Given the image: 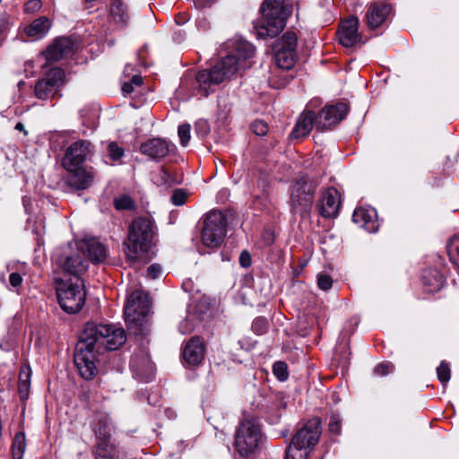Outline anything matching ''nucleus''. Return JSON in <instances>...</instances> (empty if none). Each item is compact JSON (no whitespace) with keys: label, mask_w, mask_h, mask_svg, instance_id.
<instances>
[{"label":"nucleus","mask_w":459,"mask_h":459,"mask_svg":"<svg viewBox=\"0 0 459 459\" xmlns=\"http://www.w3.org/2000/svg\"><path fill=\"white\" fill-rule=\"evenodd\" d=\"M447 254L452 264L459 268V237L452 238L446 246Z\"/></svg>","instance_id":"nucleus-34"},{"label":"nucleus","mask_w":459,"mask_h":459,"mask_svg":"<svg viewBox=\"0 0 459 459\" xmlns=\"http://www.w3.org/2000/svg\"><path fill=\"white\" fill-rule=\"evenodd\" d=\"M176 149L174 143L160 138H152L142 143L140 150L143 154L152 159L160 160L173 152Z\"/></svg>","instance_id":"nucleus-19"},{"label":"nucleus","mask_w":459,"mask_h":459,"mask_svg":"<svg viewBox=\"0 0 459 459\" xmlns=\"http://www.w3.org/2000/svg\"><path fill=\"white\" fill-rule=\"evenodd\" d=\"M51 27L50 20L46 16L35 19L23 29L24 34L31 40L40 39L45 37Z\"/></svg>","instance_id":"nucleus-27"},{"label":"nucleus","mask_w":459,"mask_h":459,"mask_svg":"<svg viewBox=\"0 0 459 459\" xmlns=\"http://www.w3.org/2000/svg\"><path fill=\"white\" fill-rule=\"evenodd\" d=\"M108 158L112 161L119 160L125 154L123 147L119 146L116 142H109L107 147Z\"/></svg>","instance_id":"nucleus-36"},{"label":"nucleus","mask_w":459,"mask_h":459,"mask_svg":"<svg viewBox=\"0 0 459 459\" xmlns=\"http://www.w3.org/2000/svg\"><path fill=\"white\" fill-rule=\"evenodd\" d=\"M143 84V79L140 75H134L132 79L124 82L122 91L125 95L132 94L134 92L141 93V88Z\"/></svg>","instance_id":"nucleus-33"},{"label":"nucleus","mask_w":459,"mask_h":459,"mask_svg":"<svg viewBox=\"0 0 459 459\" xmlns=\"http://www.w3.org/2000/svg\"><path fill=\"white\" fill-rule=\"evenodd\" d=\"M75 43L69 37L56 38L54 42L48 46L45 54L48 61L57 62L67 57L74 51Z\"/></svg>","instance_id":"nucleus-17"},{"label":"nucleus","mask_w":459,"mask_h":459,"mask_svg":"<svg viewBox=\"0 0 459 459\" xmlns=\"http://www.w3.org/2000/svg\"><path fill=\"white\" fill-rule=\"evenodd\" d=\"M250 129L252 130V132L256 134V135H259V136H264L267 134L268 132V126L267 124L263 121V120H255L251 125H250Z\"/></svg>","instance_id":"nucleus-43"},{"label":"nucleus","mask_w":459,"mask_h":459,"mask_svg":"<svg viewBox=\"0 0 459 459\" xmlns=\"http://www.w3.org/2000/svg\"><path fill=\"white\" fill-rule=\"evenodd\" d=\"M15 129L18 131H21V132H24L25 134H27V132L25 131V128H24V125L21 122L16 124Z\"/></svg>","instance_id":"nucleus-56"},{"label":"nucleus","mask_w":459,"mask_h":459,"mask_svg":"<svg viewBox=\"0 0 459 459\" xmlns=\"http://www.w3.org/2000/svg\"><path fill=\"white\" fill-rule=\"evenodd\" d=\"M42 6L39 0H29L24 4V11L27 13H32L39 11Z\"/></svg>","instance_id":"nucleus-48"},{"label":"nucleus","mask_w":459,"mask_h":459,"mask_svg":"<svg viewBox=\"0 0 459 459\" xmlns=\"http://www.w3.org/2000/svg\"><path fill=\"white\" fill-rule=\"evenodd\" d=\"M155 227L150 217H138L129 227L127 240V256L136 260L141 254L148 251L155 234Z\"/></svg>","instance_id":"nucleus-4"},{"label":"nucleus","mask_w":459,"mask_h":459,"mask_svg":"<svg viewBox=\"0 0 459 459\" xmlns=\"http://www.w3.org/2000/svg\"><path fill=\"white\" fill-rule=\"evenodd\" d=\"M110 14L117 23H125L128 19L126 6L120 0H114L112 2Z\"/></svg>","instance_id":"nucleus-32"},{"label":"nucleus","mask_w":459,"mask_h":459,"mask_svg":"<svg viewBox=\"0 0 459 459\" xmlns=\"http://www.w3.org/2000/svg\"><path fill=\"white\" fill-rule=\"evenodd\" d=\"M342 429V419L339 414L333 413L330 416L329 423H328V430L329 432L339 435L341 433Z\"/></svg>","instance_id":"nucleus-40"},{"label":"nucleus","mask_w":459,"mask_h":459,"mask_svg":"<svg viewBox=\"0 0 459 459\" xmlns=\"http://www.w3.org/2000/svg\"><path fill=\"white\" fill-rule=\"evenodd\" d=\"M268 328V322L264 317H256L252 324V330L257 335L264 334Z\"/></svg>","instance_id":"nucleus-42"},{"label":"nucleus","mask_w":459,"mask_h":459,"mask_svg":"<svg viewBox=\"0 0 459 459\" xmlns=\"http://www.w3.org/2000/svg\"><path fill=\"white\" fill-rule=\"evenodd\" d=\"M69 172L68 183L76 189H86L92 181V176L86 171L83 165L65 169Z\"/></svg>","instance_id":"nucleus-26"},{"label":"nucleus","mask_w":459,"mask_h":459,"mask_svg":"<svg viewBox=\"0 0 459 459\" xmlns=\"http://www.w3.org/2000/svg\"><path fill=\"white\" fill-rule=\"evenodd\" d=\"M226 234V215L219 210L209 212L204 219L201 230L202 244L211 249L218 248L223 243Z\"/></svg>","instance_id":"nucleus-9"},{"label":"nucleus","mask_w":459,"mask_h":459,"mask_svg":"<svg viewBox=\"0 0 459 459\" xmlns=\"http://www.w3.org/2000/svg\"><path fill=\"white\" fill-rule=\"evenodd\" d=\"M94 150L88 140H78L73 143L65 151L62 163L65 169H72L83 165L91 158Z\"/></svg>","instance_id":"nucleus-13"},{"label":"nucleus","mask_w":459,"mask_h":459,"mask_svg":"<svg viewBox=\"0 0 459 459\" xmlns=\"http://www.w3.org/2000/svg\"><path fill=\"white\" fill-rule=\"evenodd\" d=\"M352 221L370 233L377 231L379 227L377 211L372 207L355 209L352 214Z\"/></svg>","instance_id":"nucleus-22"},{"label":"nucleus","mask_w":459,"mask_h":459,"mask_svg":"<svg viewBox=\"0 0 459 459\" xmlns=\"http://www.w3.org/2000/svg\"><path fill=\"white\" fill-rule=\"evenodd\" d=\"M114 205L117 210H133L134 202L130 196L125 195L116 198Z\"/></svg>","instance_id":"nucleus-39"},{"label":"nucleus","mask_w":459,"mask_h":459,"mask_svg":"<svg viewBox=\"0 0 459 459\" xmlns=\"http://www.w3.org/2000/svg\"><path fill=\"white\" fill-rule=\"evenodd\" d=\"M161 274V267L157 264H153L150 265L147 269V275L151 279H157Z\"/></svg>","instance_id":"nucleus-50"},{"label":"nucleus","mask_w":459,"mask_h":459,"mask_svg":"<svg viewBox=\"0 0 459 459\" xmlns=\"http://www.w3.org/2000/svg\"><path fill=\"white\" fill-rule=\"evenodd\" d=\"M176 22H177V23H178V24H183V23L185 22V21H180V20H179V18H178V19L176 20Z\"/></svg>","instance_id":"nucleus-57"},{"label":"nucleus","mask_w":459,"mask_h":459,"mask_svg":"<svg viewBox=\"0 0 459 459\" xmlns=\"http://www.w3.org/2000/svg\"><path fill=\"white\" fill-rule=\"evenodd\" d=\"M317 286L322 290H328L333 286V279L326 273L317 274Z\"/></svg>","instance_id":"nucleus-45"},{"label":"nucleus","mask_w":459,"mask_h":459,"mask_svg":"<svg viewBox=\"0 0 459 459\" xmlns=\"http://www.w3.org/2000/svg\"><path fill=\"white\" fill-rule=\"evenodd\" d=\"M126 341L123 328L112 325L88 322L76 345L74 364L84 379H91L97 373L96 354L105 351H116Z\"/></svg>","instance_id":"nucleus-2"},{"label":"nucleus","mask_w":459,"mask_h":459,"mask_svg":"<svg viewBox=\"0 0 459 459\" xmlns=\"http://www.w3.org/2000/svg\"><path fill=\"white\" fill-rule=\"evenodd\" d=\"M186 194L180 189L176 190L170 197L171 202L175 205L184 204L186 202Z\"/></svg>","instance_id":"nucleus-49"},{"label":"nucleus","mask_w":459,"mask_h":459,"mask_svg":"<svg viewBox=\"0 0 459 459\" xmlns=\"http://www.w3.org/2000/svg\"><path fill=\"white\" fill-rule=\"evenodd\" d=\"M64 71L61 68H51L46 75L38 80L34 87L36 98L46 100L55 96L62 84Z\"/></svg>","instance_id":"nucleus-12"},{"label":"nucleus","mask_w":459,"mask_h":459,"mask_svg":"<svg viewBox=\"0 0 459 459\" xmlns=\"http://www.w3.org/2000/svg\"><path fill=\"white\" fill-rule=\"evenodd\" d=\"M422 282L426 291L436 292L444 286L445 279L437 269L429 268L422 273Z\"/></svg>","instance_id":"nucleus-28"},{"label":"nucleus","mask_w":459,"mask_h":459,"mask_svg":"<svg viewBox=\"0 0 459 459\" xmlns=\"http://www.w3.org/2000/svg\"><path fill=\"white\" fill-rule=\"evenodd\" d=\"M204 125L206 126L205 122H200L197 126Z\"/></svg>","instance_id":"nucleus-60"},{"label":"nucleus","mask_w":459,"mask_h":459,"mask_svg":"<svg viewBox=\"0 0 459 459\" xmlns=\"http://www.w3.org/2000/svg\"><path fill=\"white\" fill-rule=\"evenodd\" d=\"M239 264L244 268H247L251 265V255L247 251L241 252L239 255Z\"/></svg>","instance_id":"nucleus-52"},{"label":"nucleus","mask_w":459,"mask_h":459,"mask_svg":"<svg viewBox=\"0 0 459 459\" xmlns=\"http://www.w3.org/2000/svg\"><path fill=\"white\" fill-rule=\"evenodd\" d=\"M26 448L25 434L18 432L13 440L12 455L13 459H22Z\"/></svg>","instance_id":"nucleus-31"},{"label":"nucleus","mask_w":459,"mask_h":459,"mask_svg":"<svg viewBox=\"0 0 459 459\" xmlns=\"http://www.w3.org/2000/svg\"><path fill=\"white\" fill-rule=\"evenodd\" d=\"M60 266L67 273L80 277L88 268V261L82 257L80 254L66 255L64 259L58 261Z\"/></svg>","instance_id":"nucleus-25"},{"label":"nucleus","mask_w":459,"mask_h":459,"mask_svg":"<svg viewBox=\"0 0 459 459\" xmlns=\"http://www.w3.org/2000/svg\"><path fill=\"white\" fill-rule=\"evenodd\" d=\"M227 46L231 50L225 57L210 69L196 74L188 71L181 79L180 88L193 96L200 94L207 97L215 91L217 85L251 65L249 59L255 55V48L251 43L236 39L229 41Z\"/></svg>","instance_id":"nucleus-1"},{"label":"nucleus","mask_w":459,"mask_h":459,"mask_svg":"<svg viewBox=\"0 0 459 459\" xmlns=\"http://www.w3.org/2000/svg\"><path fill=\"white\" fill-rule=\"evenodd\" d=\"M10 285L13 288H18L22 282V277L18 273H12L9 276Z\"/></svg>","instance_id":"nucleus-51"},{"label":"nucleus","mask_w":459,"mask_h":459,"mask_svg":"<svg viewBox=\"0 0 459 459\" xmlns=\"http://www.w3.org/2000/svg\"><path fill=\"white\" fill-rule=\"evenodd\" d=\"M204 346L199 337H193L186 344L183 351V359L190 366H197L204 360Z\"/></svg>","instance_id":"nucleus-23"},{"label":"nucleus","mask_w":459,"mask_h":459,"mask_svg":"<svg viewBox=\"0 0 459 459\" xmlns=\"http://www.w3.org/2000/svg\"><path fill=\"white\" fill-rule=\"evenodd\" d=\"M195 327V324L192 317L185 318L183 321L180 322L178 325V329L183 334L190 333L191 332L194 331Z\"/></svg>","instance_id":"nucleus-46"},{"label":"nucleus","mask_w":459,"mask_h":459,"mask_svg":"<svg viewBox=\"0 0 459 459\" xmlns=\"http://www.w3.org/2000/svg\"><path fill=\"white\" fill-rule=\"evenodd\" d=\"M182 286L186 290V287H188V284L187 282H184Z\"/></svg>","instance_id":"nucleus-58"},{"label":"nucleus","mask_w":459,"mask_h":459,"mask_svg":"<svg viewBox=\"0 0 459 459\" xmlns=\"http://www.w3.org/2000/svg\"><path fill=\"white\" fill-rule=\"evenodd\" d=\"M29 378H30V374H27L25 379H22L21 377L19 380L18 392H19V394H20V397L22 400H25L29 396V392H30Z\"/></svg>","instance_id":"nucleus-44"},{"label":"nucleus","mask_w":459,"mask_h":459,"mask_svg":"<svg viewBox=\"0 0 459 459\" xmlns=\"http://www.w3.org/2000/svg\"><path fill=\"white\" fill-rule=\"evenodd\" d=\"M57 300L61 308L69 314L80 311L86 299L84 282L81 277L60 281L56 285Z\"/></svg>","instance_id":"nucleus-8"},{"label":"nucleus","mask_w":459,"mask_h":459,"mask_svg":"<svg viewBox=\"0 0 459 459\" xmlns=\"http://www.w3.org/2000/svg\"><path fill=\"white\" fill-rule=\"evenodd\" d=\"M391 13V5L386 3L374 2L366 11L365 20L368 28L376 29L381 26Z\"/></svg>","instance_id":"nucleus-20"},{"label":"nucleus","mask_w":459,"mask_h":459,"mask_svg":"<svg viewBox=\"0 0 459 459\" xmlns=\"http://www.w3.org/2000/svg\"><path fill=\"white\" fill-rule=\"evenodd\" d=\"M348 111L349 108L345 103L326 106L316 115V127L320 131L329 129L344 119Z\"/></svg>","instance_id":"nucleus-14"},{"label":"nucleus","mask_w":459,"mask_h":459,"mask_svg":"<svg viewBox=\"0 0 459 459\" xmlns=\"http://www.w3.org/2000/svg\"><path fill=\"white\" fill-rule=\"evenodd\" d=\"M130 368L134 377L143 382L151 381L155 372L154 365L144 349H140L133 354Z\"/></svg>","instance_id":"nucleus-15"},{"label":"nucleus","mask_w":459,"mask_h":459,"mask_svg":"<svg viewBox=\"0 0 459 459\" xmlns=\"http://www.w3.org/2000/svg\"><path fill=\"white\" fill-rule=\"evenodd\" d=\"M316 114L313 110H305L297 120V123L292 129L291 137L304 138L307 136L316 126Z\"/></svg>","instance_id":"nucleus-24"},{"label":"nucleus","mask_w":459,"mask_h":459,"mask_svg":"<svg viewBox=\"0 0 459 459\" xmlns=\"http://www.w3.org/2000/svg\"><path fill=\"white\" fill-rule=\"evenodd\" d=\"M262 21L254 26L257 38L266 39L277 36L285 27L292 12V6L285 0H264L260 7Z\"/></svg>","instance_id":"nucleus-3"},{"label":"nucleus","mask_w":459,"mask_h":459,"mask_svg":"<svg viewBox=\"0 0 459 459\" xmlns=\"http://www.w3.org/2000/svg\"><path fill=\"white\" fill-rule=\"evenodd\" d=\"M311 451H307L304 448H299V446H294L290 443L286 451L284 459H307Z\"/></svg>","instance_id":"nucleus-35"},{"label":"nucleus","mask_w":459,"mask_h":459,"mask_svg":"<svg viewBox=\"0 0 459 459\" xmlns=\"http://www.w3.org/2000/svg\"><path fill=\"white\" fill-rule=\"evenodd\" d=\"M269 82L273 87L281 88L284 87L289 82V80L286 77H283L279 82H274L273 79L270 78Z\"/></svg>","instance_id":"nucleus-54"},{"label":"nucleus","mask_w":459,"mask_h":459,"mask_svg":"<svg viewBox=\"0 0 459 459\" xmlns=\"http://www.w3.org/2000/svg\"><path fill=\"white\" fill-rule=\"evenodd\" d=\"M341 207V195L334 187L325 189L318 202V211L325 218H335Z\"/></svg>","instance_id":"nucleus-16"},{"label":"nucleus","mask_w":459,"mask_h":459,"mask_svg":"<svg viewBox=\"0 0 459 459\" xmlns=\"http://www.w3.org/2000/svg\"><path fill=\"white\" fill-rule=\"evenodd\" d=\"M93 455L95 459H118L119 450L111 439L99 440L94 446Z\"/></svg>","instance_id":"nucleus-30"},{"label":"nucleus","mask_w":459,"mask_h":459,"mask_svg":"<svg viewBox=\"0 0 459 459\" xmlns=\"http://www.w3.org/2000/svg\"><path fill=\"white\" fill-rule=\"evenodd\" d=\"M182 286L186 290V287H188V284L187 282H184Z\"/></svg>","instance_id":"nucleus-59"},{"label":"nucleus","mask_w":459,"mask_h":459,"mask_svg":"<svg viewBox=\"0 0 459 459\" xmlns=\"http://www.w3.org/2000/svg\"><path fill=\"white\" fill-rule=\"evenodd\" d=\"M298 37L293 31L285 32L273 45L274 62L279 69L290 70L297 61Z\"/></svg>","instance_id":"nucleus-10"},{"label":"nucleus","mask_w":459,"mask_h":459,"mask_svg":"<svg viewBox=\"0 0 459 459\" xmlns=\"http://www.w3.org/2000/svg\"><path fill=\"white\" fill-rule=\"evenodd\" d=\"M437 375L441 384L443 385H446L451 377V370L448 363H446V361H442L440 365L437 368Z\"/></svg>","instance_id":"nucleus-38"},{"label":"nucleus","mask_w":459,"mask_h":459,"mask_svg":"<svg viewBox=\"0 0 459 459\" xmlns=\"http://www.w3.org/2000/svg\"><path fill=\"white\" fill-rule=\"evenodd\" d=\"M317 184L306 175L295 179L290 191V212L306 218L310 214Z\"/></svg>","instance_id":"nucleus-6"},{"label":"nucleus","mask_w":459,"mask_h":459,"mask_svg":"<svg viewBox=\"0 0 459 459\" xmlns=\"http://www.w3.org/2000/svg\"><path fill=\"white\" fill-rule=\"evenodd\" d=\"M264 439L259 421L255 418H245L236 431L235 447L241 456H249L256 453Z\"/></svg>","instance_id":"nucleus-5"},{"label":"nucleus","mask_w":459,"mask_h":459,"mask_svg":"<svg viewBox=\"0 0 459 459\" xmlns=\"http://www.w3.org/2000/svg\"><path fill=\"white\" fill-rule=\"evenodd\" d=\"M273 373L280 381H285L289 377L288 366L283 361H277L273 366Z\"/></svg>","instance_id":"nucleus-37"},{"label":"nucleus","mask_w":459,"mask_h":459,"mask_svg":"<svg viewBox=\"0 0 459 459\" xmlns=\"http://www.w3.org/2000/svg\"><path fill=\"white\" fill-rule=\"evenodd\" d=\"M359 20L350 17L343 21L338 30L339 42L345 48H352L360 43L361 36L358 32Z\"/></svg>","instance_id":"nucleus-18"},{"label":"nucleus","mask_w":459,"mask_h":459,"mask_svg":"<svg viewBox=\"0 0 459 459\" xmlns=\"http://www.w3.org/2000/svg\"><path fill=\"white\" fill-rule=\"evenodd\" d=\"M191 126L189 124L180 125L178 128V134L183 146H186L190 141Z\"/></svg>","instance_id":"nucleus-41"},{"label":"nucleus","mask_w":459,"mask_h":459,"mask_svg":"<svg viewBox=\"0 0 459 459\" xmlns=\"http://www.w3.org/2000/svg\"><path fill=\"white\" fill-rule=\"evenodd\" d=\"M321 434V420L318 418H313L297 429L290 443L299 448L312 451L318 443Z\"/></svg>","instance_id":"nucleus-11"},{"label":"nucleus","mask_w":459,"mask_h":459,"mask_svg":"<svg viewBox=\"0 0 459 459\" xmlns=\"http://www.w3.org/2000/svg\"><path fill=\"white\" fill-rule=\"evenodd\" d=\"M77 247L94 264L103 263L107 258L105 246L96 238L83 239L77 244Z\"/></svg>","instance_id":"nucleus-21"},{"label":"nucleus","mask_w":459,"mask_h":459,"mask_svg":"<svg viewBox=\"0 0 459 459\" xmlns=\"http://www.w3.org/2000/svg\"><path fill=\"white\" fill-rule=\"evenodd\" d=\"M194 4L198 9H204L210 7L217 0H193Z\"/></svg>","instance_id":"nucleus-53"},{"label":"nucleus","mask_w":459,"mask_h":459,"mask_svg":"<svg viewBox=\"0 0 459 459\" xmlns=\"http://www.w3.org/2000/svg\"><path fill=\"white\" fill-rule=\"evenodd\" d=\"M393 365L390 362H383L376 366L374 373L377 376L384 377L393 371Z\"/></svg>","instance_id":"nucleus-47"},{"label":"nucleus","mask_w":459,"mask_h":459,"mask_svg":"<svg viewBox=\"0 0 459 459\" xmlns=\"http://www.w3.org/2000/svg\"><path fill=\"white\" fill-rule=\"evenodd\" d=\"M114 426L111 419L106 414H98L96 416V423L93 431L96 435L97 441L111 439Z\"/></svg>","instance_id":"nucleus-29"},{"label":"nucleus","mask_w":459,"mask_h":459,"mask_svg":"<svg viewBox=\"0 0 459 459\" xmlns=\"http://www.w3.org/2000/svg\"><path fill=\"white\" fill-rule=\"evenodd\" d=\"M197 27L200 30H205L207 28H209V22L205 19L200 20L197 23Z\"/></svg>","instance_id":"nucleus-55"},{"label":"nucleus","mask_w":459,"mask_h":459,"mask_svg":"<svg viewBox=\"0 0 459 459\" xmlns=\"http://www.w3.org/2000/svg\"><path fill=\"white\" fill-rule=\"evenodd\" d=\"M151 310V300L147 293L136 290L127 298L124 316L126 325L134 333L143 331L147 316Z\"/></svg>","instance_id":"nucleus-7"}]
</instances>
